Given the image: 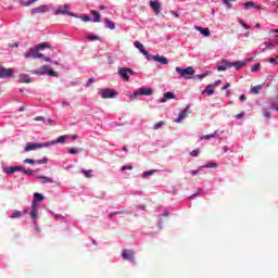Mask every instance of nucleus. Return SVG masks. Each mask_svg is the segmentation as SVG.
I'll return each instance as SVG.
<instances>
[{
  "label": "nucleus",
  "instance_id": "f257e3e1",
  "mask_svg": "<svg viewBox=\"0 0 278 278\" xmlns=\"http://www.w3.org/2000/svg\"><path fill=\"white\" fill-rule=\"evenodd\" d=\"M45 49H51V45L47 42H41L35 46L34 48H30L24 55L26 59H33L38 60L41 59L45 62H52L53 64H59L58 61H52L51 58L45 56L43 53H40V51H45Z\"/></svg>",
  "mask_w": 278,
  "mask_h": 278
},
{
  "label": "nucleus",
  "instance_id": "f03ea898",
  "mask_svg": "<svg viewBox=\"0 0 278 278\" xmlns=\"http://www.w3.org/2000/svg\"><path fill=\"white\" fill-rule=\"evenodd\" d=\"M153 94L152 88H140L135 93L129 96L130 101H136L139 97H151Z\"/></svg>",
  "mask_w": 278,
  "mask_h": 278
},
{
  "label": "nucleus",
  "instance_id": "7ed1b4c3",
  "mask_svg": "<svg viewBox=\"0 0 278 278\" xmlns=\"http://www.w3.org/2000/svg\"><path fill=\"white\" fill-rule=\"evenodd\" d=\"M176 73H178V75H180V77H182L184 79H190V77H192V75H194V68L192 66H188L186 68H181L179 66H177L175 68Z\"/></svg>",
  "mask_w": 278,
  "mask_h": 278
},
{
  "label": "nucleus",
  "instance_id": "20e7f679",
  "mask_svg": "<svg viewBox=\"0 0 278 278\" xmlns=\"http://www.w3.org/2000/svg\"><path fill=\"white\" fill-rule=\"evenodd\" d=\"M45 147H51L50 142L46 143H26V147L24 149L25 153H29V151H36V149H45Z\"/></svg>",
  "mask_w": 278,
  "mask_h": 278
},
{
  "label": "nucleus",
  "instance_id": "39448f33",
  "mask_svg": "<svg viewBox=\"0 0 278 278\" xmlns=\"http://www.w3.org/2000/svg\"><path fill=\"white\" fill-rule=\"evenodd\" d=\"M223 64H226L228 68H236V71H240V68H243V66H247V62L243 61H237V62H229L227 59L222 60Z\"/></svg>",
  "mask_w": 278,
  "mask_h": 278
},
{
  "label": "nucleus",
  "instance_id": "423d86ee",
  "mask_svg": "<svg viewBox=\"0 0 278 278\" xmlns=\"http://www.w3.org/2000/svg\"><path fill=\"white\" fill-rule=\"evenodd\" d=\"M99 94L103 99H114V97H117L118 92H116L114 89L105 88V89H100Z\"/></svg>",
  "mask_w": 278,
  "mask_h": 278
},
{
  "label": "nucleus",
  "instance_id": "0eeeda50",
  "mask_svg": "<svg viewBox=\"0 0 278 278\" xmlns=\"http://www.w3.org/2000/svg\"><path fill=\"white\" fill-rule=\"evenodd\" d=\"M134 70L129 67H121L118 71V75L124 79V81H129V75H134Z\"/></svg>",
  "mask_w": 278,
  "mask_h": 278
},
{
  "label": "nucleus",
  "instance_id": "6e6552de",
  "mask_svg": "<svg viewBox=\"0 0 278 278\" xmlns=\"http://www.w3.org/2000/svg\"><path fill=\"white\" fill-rule=\"evenodd\" d=\"M14 75L13 68H5L3 65H0V79H10Z\"/></svg>",
  "mask_w": 278,
  "mask_h": 278
},
{
  "label": "nucleus",
  "instance_id": "1a4fd4ad",
  "mask_svg": "<svg viewBox=\"0 0 278 278\" xmlns=\"http://www.w3.org/2000/svg\"><path fill=\"white\" fill-rule=\"evenodd\" d=\"M134 45L136 49H138L140 53L147 58V60H151V54L147 51V49H144V45H142L140 41H135Z\"/></svg>",
  "mask_w": 278,
  "mask_h": 278
},
{
  "label": "nucleus",
  "instance_id": "9d476101",
  "mask_svg": "<svg viewBox=\"0 0 278 278\" xmlns=\"http://www.w3.org/2000/svg\"><path fill=\"white\" fill-rule=\"evenodd\" d=\"M68 10V4H64L63 5V9H59L56 10L55 14L59 15V14H67V16H73L74 18H77V14L73 13V12H70L67 11Z\"/></svg>",
  "mask_w": 278,
  "mask_h": 278
},
{
  "label": "nucleus",
  "instance_id": "9b49d317",
  "mask_svg": "<svg viewBox=\"0 0 278 278\" xmlns=\"http://www.w3.org/2000/svg\"><path fill=\"white\" fill-rule=\"evenodd\" d=\"M46 12H49V7L47 4L39 5L31 10V14H46Z\"/></svg>",
  "mask_w": 278,
  "mask_h": 278
},
{
  "label": "nucleus",
  "instance_id": "f8f14e48",
  "mask_svg": "<svg viewBox=\"0 0 278 278\" xmlns=\"http://www.w3.org/2000/svg\"><path fill=\"white\" fill-rule=\"evenodd\" d=\"M150 8H152L153 12L160 14L162 12V4L157 0L150 1Z\"/></svg>",
  "mask_w": 278,
  "mask_h": 278
},
{
  "label": "nucleus",
  "instance_id": "ddd939ff",
  "mask_svg": "<svg viewBox=\"0 0 278 278\" xmlns=\"http://www.w3.org/2000/svg\"><path fill=\"white\" fill-rule=\"evenodd\" d=\"M190 112V106H187L184 111H181L175 121V123H181L185 118H188V113Z\"/></svg>",
  "mask_w": 278,
  "mask_h": 278
},
{
  "label": "nucleus",
  "instance_id": "4468645a",
  "mask_svg": "<svg viewBox=\"0 0 278 278\" xmlns=\"http://www.w3.org/2000/svg\"><path fill=\"white\" fill-rule=\"evenodd\" d=\"M49 71V67H47V65H42L39 71L36 70H31L30 73L31 75H47Z\"/></svg>",
  "mask_w": 278,
  "mask_h": 278
},
{
  "label": "nucleus",
  "instance_id": "2eb2a0df",
  "mask_svg": "<svg viewBox=\"0 0 278 278\" xmlns=\"http://www.w3.org/2000/svg\"><path fill=\"white\" fill-rule=\"evenodd\" d=\"M151 60H154L155 62H159L160 64H168V59H166L165 56L151 54Z\"/></svg>",
  "mask_w": 278,
  "mask_h": 278
},
{
  "label": "nucleus",
  "instance_id": "dca6fc26",
  "mask_svg": "<svg viewBox=\"0 0 278 278\" xmlns=\"http://www.w3.org/2000/svg\"><path fill=\"white\" fill-rule=\"evenodd\" d=\"M194 29H197V31H200V34H202V36H205L206 38L212 36V33L210 31V28H204L201 26H195Z\"/></svg>",
  "mask_w": 278,
  "mask_h": 278
},
{
  "label": "nucleus",
  "instance_id": "f3484780",
  "mask_svg": "<svg viewBox=\"0 0 278 278\" xmlns=\"http://www.w3.org/2000/svg\"><path fill=\"white\" fill-rule=\"evenodd\" d=\"M122 256L124 257V260L131 261L134 260V252L132 250H124Z\"/></svg>",
  "mask_w": 278,
  "mask_h": 278
},
{
  "label": "nucleus",
  "instance_id": "a211bd4d",
  "mask_svg": "<svg viewBox=\"0 0 278 278\" xmlns=\"http://www.w3.org/2000/svg\"><path fill=\"white\" fill-rule=\"evenodd\" d=\"M170 99H175V93H173L170 91L165 92L162 100H161V103H166V101H168Z\"/></svg>",
  "mask_w": 278,
  "mask_h": 278
},
{
  "label": "nucleus",
  "instance_id": "6ab92c4d",
  "mask_svg": "<svg viewBox=\"0 0 278 278\" xmlns=\"http://www.w3.org/2000/svg\"><path fill=\"white\" fill-rule=\"evenodd\" d=\"M205 93L212 97V94H214V86L213 85L206 86V88L202 91V94H205Z\"/></svg>",
  "mask_w": 278,
  "mask_h": 278
},
{
  "label": "nucleus",
  "instance_id": "aec40b11",
  "mask_svg": "<svg viewBox=\"0 0 278 278\" xmlns=\"http://www.w3.org/2000/svg\"><path fill=\"white\" fill-rule=\"evenodd\" d=\"M262 88H264V86L262 85L254 86L250 89V92L252 94H260V91L262 90Z\"/></svg>",
  "mask_w": 278,
  "mask_h": 278
},
{
  "label": "nucleus",
  "instance_id": "412c9836",
  "mask_svg": "<svg viewBox=\"0 0 278 278\" xmlns=\"http://www.w3.org/2000/svg\"><path fill=\"white\" fill-rule=\"evenodd\" d=\"M38 0H21V3L24 8H29V5H34V3H37Z\"/></svg>",
  "mask_w": 278,
  "mask_h": 278
},
{
  "label": "nucleus",
  "instance_id": "4be33fe9",
  "mask_svg": "<svg viewBox=\"0 0 278 278\" xmlns=\"http://www.w3.org/2000/svg\"><path fill=\"white\" fill-rule=\"evenodd\" d=\"M216 136H218V131H213L212 134H210V135H204V136H202V138H201V140H210V139H212V138H216Z\"/></svg>",
  "mask_w": 278,
  "mask_h": 278
},
{
  "label": "nucleus",
  "instance_id": "5701e85b",
  "mask_svg": "<svg viewBox=\"0 0 278 278\" xmlns=\"http://www.w3.org/2000/svg\"><path fill=\"white\" fill-rule=\"evenodd\" d=\"M80 173H83V175H84L87 179H91V177H92V169H80Z\"/></svg>",
  "mask_w": 278,
  "mask_h": 278
},
{
  "label": "nucleus",
  "instance_id": "b1692460",
  "mask_svg": "<svg viewBox=\"0 0 278 278\" xmlns=\"http://www.w3.org/2000/svg\"><path fill=\"white\" fill-rule=\"evenodd\" d=\"M30 217L33 218L35 225L38 223V210H31L30 211Z\"/></svg>",
  "mask_w": 278,
  "mask_h": 278
},
{
  "label": "nucleus",
  "instance_id": "393cba45",
  "mask_svg": "<svg viewBox=\"0 0 278 278\" xmlns=\"http://www.w3.org/2000/svg\"><path fill=\"white\" fill-rule=\"evenodd\" d=\"M91 14L93 15V23H99L101 21V14L97 11H91Z\"/></svg>",
  "mask_w": 278,
  "mask_h": 278
},
{
  "label": "nucleus",
  "instance_id": "a878e982",
  "mask_svg": "<svg viewBox=\"0 0 278 278\" xmlns=\"http://www.w3.org/2000/svg\"><path fill=\"white\" fill-rule=\"evenodd\" d=\"M34 201L40 203L41 201H45V195H42L41 193H34Z\"/></svg>",
  "mask_w": 278,
  "mask_h": 278
},
{
  "label": "nucleus",
  "instance_id": "bb28decb",
  "mask_svg": "<svg viewBox=\"0 0 278 278\" xmlns=\"http://www.w3.org/2000/svg\"><path fill=\"white\" fill-rule=\"evenodd\" d=\"M38 179H42V184H53V178L47 176H39Z\"/></svg>",
  "mask_w": 278,
  "mask_h": 278
},
{
  "label": "nucleus",
  "instance_id": "cd10ccee",
  "mask_svg": "<svg viewBox=\"0 0 278 278\" xmlns=\"http://www.w3.org/2000/svg\"><path fill=\"white\" fill-rule=\"evenodd\" d=\"M79 151H81V149H79V148H70L67 150V153H70V155H77V153H79Z\"/></svg>",
  "mask_w": 278,
  "mask_h": 278
},
{
  "label": "nucleus",
  "instance_id": "c85d7f7f",
  "mask_svg": "<svg viewBox=\"0 0 278 278\" xmlns=\"http://www.w3.org/2000/svg\"><path fill=\"white\" fill-rule=\"evenodd\" d=\"M105 24H106V27H109V29H115L116 28V25H114V22H112L110 18L105 20Z\"/></svg>",
  "mask_w": 278,
  "mask_h": 278
},
{
  "label": "nucleus",
  "instance_id": "c756f323",
  "mask_svg": "<svg viewBox=\"0 0 278 278\" xmlns=\"http://www.w3.org/2000/svg\"><path fill=\"white\" fill-rule=\"evenodd\" d=\"M66 140V136H60L56 141L50 142V144H58V142L63 143Z\"/></svg>",
  "mask_w": 278,
  "mask_h": 278
},
{
  "label": "nucleus",
  "instance_id": "7c9ffc66",
  "mask_svg": "<svg viewBox=\"0 0 278 278\" xmlns=\"http://www.w3.org/2000/svg\"><path fill=\"white\" fill-rule=\"evenodd\" d=\"M20 79H21V81H24L25 84H31V79L27 75H21Z\"/></svg>",
  "mask_w": 278,
  "mask_h": 278
},
{
  "label": "nucleus",
  "instance_id": "2f4dec72",
  "mask_svg": "<svg viewBox=\"0 0 278 278\" xmlns=\"http://www.w3.org/2000/svg\"><path fill=\"white\" fill-rule=\"evenodd\" d=\"M77 18H81L84 21V23H90V16L86 15V14H81L80 16L77 15Z\"/></svg>",
  "mask_w": 278,
  "mask_h": 278
},
{
  "label": "nucleus",
  "instance_id": "473e14b6",
  "mask_svg": "<svg viewBox=\"0 0 278 278\" xmlns=\"http://www.w3.org/2000/svg\"><path fill=\"white\" fill-rule=\"evenodd\" d=\"M23 216V213L21 211H14L11 215V218H21Z\"/></svg>",
  "mask_w": 278,
  "mask_h": 278
},
{
  "label": "nucleus",
  "instance_id": "72a5a7b5",
  "mask_svg": "<svg viewBox=\"0 0 278 278\" xmlns=\"http://www.w3.org/2000/svg\"><path fill=\"white\" fill-rule=\"evenodd\" d=\"M86 39L90 40L92 42L94 40H99V36H97V35H87Z\"/></svg>",
  "mask_w": 278,
  "mask_h": 278
},
{
  "label": "nucleus",
  "instance_id": "f704fd0d",
  "mask_svg": "<svg viewBox=\"0 0 278 278\" xmlns=\"http://www.w3.org/2000/svg\"><path fill=\"white\" fill-rule=\"evenodd\" d=\"M262 68V64L257 63L251 67L252 73H257V71Z\"/></svg>",
  "mask_w": 278,
  "mask_h": 278
},
{
  "label": "nucleus",
  "instance_id": "c9c22d12",
  "mask_svg": "<svg viewBox=\"0 0 278 278\" xmlns=\"http://www.w3.org/2000/svg\"><path fill=\"white\" fill-rule=\"evenodd\" d=\"M4 173L7 174V175H12V174H14L15 172H14V167H7V168H4Z\"/></svg>",
  "mask_w": 278,
  "mask_h": 278
},
{
  "label": "nucleus",
  "instance_id": "e433bc0d",
  "mask_svg": "<svg viewBox=\"0 0 278 278\" xmlns=\"http://www.w3.org/2000/svg\"><path fill=\"white\" fill-rule=\"evenodd\" d=\"M164 125H165V122L161 121V122L154 124V129H160V128L164 127Z\"/></svg>",
  "mask_w": 278,
  "mask_h": 278
},
{
  "label": "nucleus",
  "instance_id": "4c0bfd02",
  "mask_svg": "<svg viewBox=\"0 0 278 278\" xmlns=\"http://www.w3.org/2000/svg\"><path fill=\"white\" fill-rule=\"evenodd\" d=\"M155 173V169H151V170H148V172H143L142 176L143 177H151V175H153Z\"/></svg>",
  "mask_w": 278,
  "mask_h": 278
},
{
  "label": "nucleus",
  "instance_id": "58836bf2",
  "mask_svg": "<svg viewBox=\"0 0 278 278\" xmlns=\"http://www.w3.org/2000/svg\"><path fill=\"white\" fill-rule=\"evenodd\" d=\"M244 7L247 10H249V8H255V2H253V1L245 2Z\"/></svg>",
  "mask_w": 278,
  "mask_h": 278
},
{
  "label": "nucleus",
  "instance_id": "ea45409f",
  "mask_svg": "<svg viewBox=\"0 0 278 278\" xmlns=\"http://www.w3.org/2000/svg\"><path fill=\"white\" fill-rule=\"evenodd\" d=\"M47 75H49L50 77H58V72L53 70H48Z\"/></svg>",
  "mask_w": 278,
  "mask_h": 278
},
{
  "label": "nucleus",
  "instance_id": "a19ab883",
  "mask_svg": "<svg viewBox=\"0 0 278 278\" xmlns=\"http://www.w3.org/2000/svg\"><path fill=\"white\" fill-rule=\"evenodd\" d=\"M227 68H229V66H227V63H224V65L217 66V71H218V72H220V71H227Z\"/></svg>",
  "mask_w": 278,
  "mask_h": 278
},
{
  "label": "nucleus",
  "instance_id": "79ce46f5",
  "mask_svg": "<svg viewBox=\"0 0 278 278\" xmlns=\"http://www.w3.org/2000/svg\"><path fill=\"white\" fill-rule=\"evenodd\" d=\"M13 169H14V172L16 173V172H21V173H23V170H25V167H23V166H21V165H16V166H13Z\"/></svg>",
  "mask_w": 278,
  "mask_h": 278
},
{
  "label": "nucleus",
  "instance_id": "37998d69",
  "mask_svg": "<svg viewBox=\"0 0 278 278\" xmlns=\"http://www.w3.org/2000/svg\"><path fill=\"white\" fill-rule=\"evenodd\" d=\"M266 49H275V43L270 41H265Z\"/></svg>",
  "mask_w": 278,
  "mask_h": 278
},
{
  "label": "nucleus",
  "instance_id": "c03bdc74",
  "mask_svg": "<svg viewBox=\"0 0 278 278\" xmlns=\"http://www.w3.org/2000/svg\"><path fill=\"white\" fill-rule=\"evenodd\" d=\"M200 153H201V151L193 150V151L190 152V155H192V157H199Z\"/></svg>",
  "mask_w": 278,
  "mask_h": 278
},
{
  "label": "nucleus",
  "instance_id": "a18cd8bd",
  "mask_svg": "<svg viewBox=\"0 0 278 278\" xmlns=\"http://www.w3.org/2000/svg\"><path fill=\"white\" fill-rule=\"evenodd\" d=\"M24 164H36V161L34 159H26L24 160Z\"/></svg>",
  "mask_w": 278,
  "mask_h": 278
},
{
  "label": "nucleus",
  "instance_id": "49530a36",
  "mask_svg": "<svg viewBox=\"0 0 278 278\" xmlns=\"http://www.w3.org/2000/svg\"><path fill=\"white\" fill-rule=\"evenodd\" d=\"M47 162H49V159L45 157L42 160L36 161V164H47Z\"/></svg>",
  "mask_w": 278,
  "mask_h": 278
},
{
  "label": "nucleus",
  "instance_id": "de8ad7c7",
  "mask_svg": "<svg viewBox=\"0 0 278 278\" xmlns=\"http://www.w3.org/2000/svg\"><path fill=\"white\" fill-rule=\"evenodd\" d=\"M31 210H38V201L33 200Z\"/></svg>",
  "mask_w": 278,
  "mask_h": 278
},
{
  "label": "nucleus",
  "instance_id": "09e8293b",
  "mask_svg": "<svg viewBox=\"0 0 278 278\" xmlns=\"http://www.w3.org/2000/svg\"><path fill=\"white\" fill-rule=\"evenodd\" d=\"M22 173H24V175H34V170L33 169H25L22 170Z\"/></svg>",
  "mask_w": 278,
  "mask_h": 278
},
{
  "label": "nucleus",
  "instance_id": "8fccbe9b",
  "mask_svg": "<svg viewBox=\"0 0 278 278\" xmlns=\"http://www.w3.org/2000/svg\"><path fill=\"white\" fill-rule=\"evenodd\" d=\"M121 214H123V212L110 213V214H109V218H112L113 216H118V215H121Z\"/></svg>",
  "mask_w": 278,
  "mask_h": 278
},
{
  "label": "nucleus",
  "instance_id": "3c124183",
  "mask_svg": "<svg viewBox=\"0 0 278 278\" xmlns=\"http://www.w3.org/2000/svg\"><path fill=\"white\" fill-rule=\"evenodd\" d=\"M94 84V78H89L87 83V88Z\"/></svg>",
  "mask_w": 278,
  "mask_h": 278
},
{
  "label": "nucleus",
  "instance_id": "603ef678",
  "mask_svg": "<svg viewBox=\"0 0 278 278\" xmlns=\"http://www.w3.org/2000/svg\"><path fill=\"white\" fill-rule=\"evenodd\" d=\"M224 5H227V8H231V2L229 0H222Z\"/></svg>",
  "mask_w": 278,
  "mask_h": 278
},
{
  "label": "nucleus",
  "instance_id": "864d4df0",
  "mask_svg": "<svg viewBox=\"0 0 278 278\" xmlns=\"http://www.w3.org/2000/svg\"><path fill=\"white\" fill-rule=\"evenodd\" d=\"M206 168H216V163L207 164Z\"/></svg>",
  "mask_w": 278,
  "mask_h": 278
},
{
  "label": "nucleus",
  "instance_id": "5fc2aeb1",
  "mask_svg": "<svg viewBox=\"0 0 278 278\" xmlns=\"http://www.w3.org/2000/svg\"><path fill=\"white\" fill-rule=\"evenodd\" d=\"M263 114H264L265 118H270V112L264 111Z\"/></svg>",
  "mask_w": 278,
  "mask_h": 278
},
{
  "label": "nucleus",
  "instance_id": "6e6d98bb",
  "mask_svg": "<svg viewBox=\"0 0 278 278\" xmlns=\"http://www.w3.org/2000/svg\"><path fill=\"white\" fill-rule=\"evenodd\" d=\"M237 119L244 118V113H239L236 115Z\"/></svg>",
  "mask_w": 278,
  "mask_h": 278
},
{
  "label": "nucleus",
  "instance_id": "4d7b16f0",
  "mask_svg": "<svg viewBox=\"0 0 278 278\" xmlns=\"http://www.w3.org/2000/svg\"><path fill=\"white\" fill-rule=\"evenodd\" d=\"M220 84H222V80L219 79V80H216L215 84H213L212 86L213 88H216V86H220Z\"/></svg>",
  "mask_w": 278,
  "mask_h": 278
},
{
  "label": "nucleus",
  "instance_id": "13d9d810",
  "mask_svg": "<svg viewBox=\"0 0 278 278\" xmlns=\"http://www.w3.org/2000/svg\"><path fill=\"white\" fill-rule=\"evenodd\" d=\"M227 88H231V84L227 83L224 87H222V90H227Z\"/></svg>",
  "mask_w": 278,
  "mask_h": 278
},
{
  "label": "nucleus",
  "instance_id": "bf43d9fd",
  "mask_svg": "<svg viewBox=\"0 0 278 278\" xmlns=\"http://www.w3.org/2000/svg\"><path fill=\"white\" fill-rule=\"evenodd\" d=\"M190 173H191V175L197 176V175H199V169H193Z\"/></svg>",
  "mask_w": 278,
  "mask_h": 278
},
{
  "label": "nucleus",
  "instance_id": "052dcab7",
  "mask_svg": "<svg viewBox=\"0 0 278 278\" xmlns=\"http://www.w3.org/2000/svg\"><path fill=\"white\" fill-rule=\"evenodd\" d=\"M275 62H277V59L275 58L269 59V64H275Z\"/></svg>",
  "mask_w": 278,
  "mask_h": 278
},
{
  "label": "nucleus",
  "instance_id": "680f3d73",
  "mask_svg": "<svg viewBox=\"0 0 278 278\" xmlns=\"http://www.w3.org/2000/svg\"><path fill=\"white\" fill-rule=\"evenodd\" d=\"M240 101H247V96L241 94V96H240Z\"/></svg>",
  "mask_w": 278,
  "mask_h": 278
},
{
  "label": "nucleus",
  "instance_id": "e2e57ef3",
  "mask_svg": "<svg viewBox=\"0 0 278 278\" xmlns=\"http://www.w3.org/2000/svg\"><path fill=\"white\" fill-rule=\"evenodd\" d=\"M35 121H45V117H42V116H37V117H35Z\"/></svg>",
  "mask_w": 278,
  "mask_h": 278
},
{
  "label": "nucleus",
  "instance_id": "0e129e2a",
  "mask_svg": "<svg viewBox=\"0 0 278 278\" xmlns=\"http://www.w3.org/2000/svg\"><path fill=\"white\" fill-rule=\"evenodd\" d=\"M244 29H251V26L248 24H243Z\"/></svg>",
  "mask_w": 278,
  "mask_h": 278
},
{
  "label": "nucleus",
  "instance_id": "69168bd1",
  "mask_svg": "<svg viewBox=\"0 0 278 278\" xmlns=\"http://www.w3.org/2000/svg\"><path fill=\"white\" fill-rule=\"evenodd\" d=\"M270 34H278V29H271Z\"/></svg>",
  "mask_w": 278,
  "mask_h": 278
},
{
  "label": "nucleus",
  "instance_id": "338daca9",
  "mask_svg": "<svg viewBox=\"0 0 278 278\" xmlns=\"http://www.w3.org/2000/svg\"><path fill=\"white\" fill-rule=\"evenodd\" d=\"M206 76H207V74H202V75L199 76V78L203 79V77H206Z\"/></svg>",
  "mask_w": 278,
  "mask_h": 278
},
{
  "label": "nucleus",
  "instance_id": "774afa93",
  "mask_svg": "<svg viewBox=\"0 0 278 278\" xmlns=\"http://www.w3.org/2000/svg\"><path fill=\"white\" fill-rule=\"evenodd\" d=\"M270 110H278V109H277V106H276L275 104H273V105L270 106Z\"/></svg>",
  "mask_w": 278,
  "mask_h": 278
}]
</instances>
